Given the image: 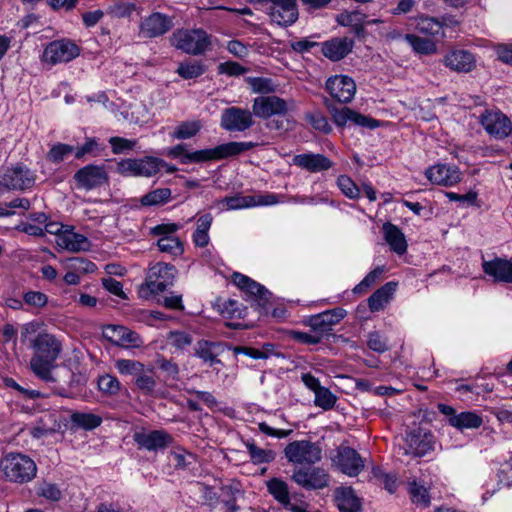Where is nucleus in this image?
Here are the masks:
<instances>
[{"label": "nucleus", "mask_w": 512, "mask_h": 512, "mask_svg": "<svg viewBox=\"0 0 512 512\" xmlns=\"http://www.w3.org/2000/svg\"><path fill=\"white\" fill-rule=\"evenodd\" d=\"M70 266L71 268H73L75 271H80L84 274H87V273H93L96 271L97 267L96 265L85 259V258H82V257H73L70 259Z\"/></svg>", "instance_id": "774afa93"}, {"label": "nucleus", "mask_w": 512, "mask_h": 512, "mask_svg": "<svg viewBox=\"0 0 512 512\" xmlns=\"http://www.w3.org/2000/svg\"><path fill=\"white\" fill-rule=\"evenodd\" d=\"M427 179L435 185L450 187L461 181V174L457 167L438 164L425 171Z\"/></svg>", "instance_id": "b1692460"}, {"label": "nucleus", "mask_w": 512, "mask_h": 512, "mask_svg": "<svg viewBox=\"0 0 512 512\" xmlns=\"http://www.w3.org/2000/svg\"><path fill=\"white\" fill-rule=\"evenodd\" d=\"M482 269L495 282L512 283V262L507 259L496 257L490 261L484 260Z\"/></svg>", "instance_id": "393cba45"}, {"label": "nucleus", "mask_w": 512, "mask_h": 512, "mask_svg": "<svg viewBox=\"0 0 512 512\" xmlns=\"http://www.w3.org/2000/svg\"><path fill=\"white\" fill-rule=\"evenodd\" d=\"M254 123L251 111L235 106L224 109L220 119V126L228 132H244Z\"/></svg>", "instance_id": "9d476101"}, {"label": "nucleus", "mask_w": 512, "mask_h": 512, "mask_svg": "<svg viewBox=\"0 0 512 512\" xmlns=\"http://www.w3.org/2000/svg\"><path fill=\"white\" fill-rule=\"evenodd\" d=\"M109 144L111 145L112 152L114 154H122L133 150L137 144V141L114 136L109 138Z\"/></svg>", "instance_id": "bf43d9fd"}, {"label": "nucleus", "mask_w": 512, "mask_h": 512, "mask_svg": "<svg viewBox=\"0 0 512 512\" xmlns=\"http://www.w3.org/2000/svg\"><path fill=\"white\" fill-rule=\"evenodd\" d=\"M337 185L341 192L350 199H355L360 194L358 186L346 175H340L338 177Z\"/></svg>", "instance_id": "13d9d810"}, {"label": "nucleus", "mask_w": 512, "mask_h": 512, "mask_svg": "<svg viewBox=\"0 0 512 512\" xmlns=\"http://www.w3.org/2000/svg\"><path fill=\"white\" fill-rule=\"evenodd\" d=\"M367 345L377 353H384L388 350L387 340L377 331L368 334Z\"/></svg>", "instance_id": "e2e57ef3"}, {"label": "nucleus", "mask_w": 512, "mask_h": 512, "mask_svg": "<svg viewBox=\"0 0 512 512\" xmlns=\"http://www.w3.org/2000/svg\"><path fill=\"white\" fill-rule=\"evenodd\" d=\"M350 122L356 126L368 128V129H375L379 126V121L370 117L363 115L355 110H352V115L350 118Z\"/></svg>", "instance_id": "69168bd1"}, {"label": "nucleus", "mask_w": 512, "mask_h": 512, "mask_svg": "<svg viewBox=\"0 0 512 512\" xmlns=\"http://www.w3.org/2000/svg\"><path fill=\"white\" fill-rule=\"evenodd\" d=\"M167 340L169 341V344L173 346L174 348L178 350H184L187 347H189L192 342L193 338L190 334L184 332V331H170L167 334Z\"/></svg>", "instance_id": "864d4df0"}, {"label": "nucleus", "mask_w": 512, "mask_h": 512, "mask_svg": "<svg viewBox=\"0 0 512 512\" xmlns=\"http://www.w3.org/2000/svg\"><path fill=\"white\" fill-rule=\"evenodd\" d=\"M272 348H273L272 344H264V346H263L264 350H259V349L253 348V347L236 346V347H234L233 351L236 355L244 354L253 359H267L269 356L267 352L271 351Z\"/></svg>", "instance_id": "4d7b16f0"}, {"label": "nucleus", "mask_w": 512, "mask_h": 512, "mask_svg": "<svg viewBox=\"0 0 512 512\" xmlns=\"http://www.w3.org/2000/svg\"><path fill=\"white\" fill-rule=\"evenodd\" d=\"M133 440L139 449L157 451L167 448L173 442V437L165 430L137 431Z\"/></svg>", "instance_id": "6ab92c4d"}, {"label": "nucleus", "mask_w": 512, "mask_h": 512, "mask_svg": "<svg viewBox=\"0 0 512 512\" xmlns=\"http://www.w3.org/2000/svg\"><path fill=\"white\" fill-rule=\"evenodd\" d=\"M222 352L223 344L220 342L201 339L194 346V355L210 367L215 364H221V360L218 356Z\"/></svg>", "instance_id": "cd10ccee"}, {"label": "nucleus", "mask_w": 512, "mask_h": 512, "mask_svg": "<svg viewBox=\"0 0 512 512\" xmlns=\"http://www.w3.org/2000/svg\"><path fill=\"white\" fill-rule=\"evenodd\" d=\"M291 479L306 490H319L329 485L330 476L324 468L308 465L295 468Z\"/></svg>", "instance_id": "423d86ee"}, {"label": "nucleus", "mask_w": 512, "mask_h": 512, "mask_svg": "<svg viewBox=\"0 0 512 512\" xmlns=\"http://www.w3.org/2000/svg\"><path fill=\"white\" fill-rule=\"evenodd\" d=\"M74 180L78 188L92 190L104 185L108 181V175L103 166L89 164L74 174Z\"/></svg>", "instance_id": "a211bd4d"}, {"label": "nucleus", "mask_w": 512, "mask_h": 512, "mask_svg": "<svg viewBox=\"0 0 512 512\" xmlns=\"http://www.w3.org/2000/svg\"><path fill=\"white\" fill-rule=\"evenodd\" d=\"M449 424L457 429H477L479 428L483 420L474 412H462L457 416H453L448 419Z\"/></svg>", "instance_id": "f704fd0d"}, {"label": "nucleus", "mask_w": 512, "mask_h": 512, "mask_svg": "<svg viewBox=\"0 0 512 512\" xmlns=\"http://www.w3.org/2000/svg\"><path fill=\"white\" fill-rule=\"evenodd\" d=\"M480 123L495 139H505L512 134L511 120L500 110H485L480 116Z\"/></svg>", "instance_id": "9b49d317"}, {"label": "nucleus", "mask_w": 512, "mask_h": 512, "mask_svg": "<svg viewBox=\"0 0 512 512\" xmlns=\"http://www.w3.org/2000/svg\"><path fill=\"white\" fill-rule=\"evenodd\" d=\"M252 110L255 116L267 119L273 115L286 114L288 107L284 99L275 95H271L259 96L255 98L253 101Z\"/></svg>", "instance_id": "4be33fe9"}, {"label": "nucleus", "mask_w": 512, "mask_h": 512, "mask_svg": "<svg viewBox=\"0 0 512 512\" xmlns=\"http://www.w3.org/2000/svg\"><path fill=\"white\" fill-rule=\"evenodd\" d=\"M384 239L395 253L402 255L407 251L405 235L394 224L386 222L383 224Z\"/></svg>", "instance_id": "7c9ffc66"}, {"label": "nucleus", "mask_w": 512, "mask_h": 512, "mask_svg": "<svg viewBox=\"0 0 512 512\" xmlns=\"http://www.w3.org/2000/svg\"><path fill=\"white\" fill-rule=\"evenodd\" d=\"M334 501L340 512L362 511V499L352 487H337L334 491Z\"/></svg>", "instance_id": "bb28decb"}, {"label": "nucleus", "mask_w": 512, "mask_h": 512, "mask_svg": "<svg viewBox=\"0 0 512 512\" xmlns=\"http://www.w3.org/2000/svg\"><path fill=\"white\" fill-rule=\"evenodd\" d=\"M157 246L161 252L169 253L173 256L181 255L184 251L183 244L176 236L160 237Z\"/></svg>", "instance_id": "37998d69"}, {"label": "nucleus", "mask_w": 512, "mask_h": 512, "mask_svg": "<svg viewBox=\"0 0 512 512\" xmlns=\"http://www.w3.org/2000/svg\"><path fill=\"white\" fill-rule=\"evenodd\" d=\"M171 194L169 188H157L143 195L140 198V203L145 207L164 205L171 200Z\"/></svg>", "instance_id": "e433bc0d"}, {"label": "nucleus", "mask_w": 512, "mask_h": 512, "mask_svg": "<svg viewBox=\"0 0 512 512\" xmlns=\"http://www.w3.org/2000/svg\"><path fill=\"white\" fill-rule=\"evenodd\" d=\"M163 161L146 157L144 159H126L117 164V171L121 174L150 177L158 173Z\"/></svg>", "instance_id": "2eb2a0df"}, {"label": "nucleus", "mask_w": 512, "mask_h": 512, "mask_svg": "<svg viewBox=\"0 0 512 512\" xmlns=\"http://www.w3.org/2000/svg\"><path fill=\"white\" fill-rule=\"evenodd\" d=\"M144 364L132 359H118L115 361V368L121 375H130L135 378L144 369Z\"/></svg>", "instance_id": "49530a36"}, {"label": "nucleus", "mask_w": 512, "mask_h": 512, "mask_svg": "<svg viewBox=\"0 0 512 512\" xmlns=\"http://www.w3.org/2000/svg\"><path fill=\"white\" fill-rule=\"evenodd\" d=\"M405 444V454L423 457L434 450L435 439L430 430L417 427L406 434Z\"/></svg>", "instance_id": "1a4fd4ad"}, {"label": "nucleus", "mask_w": 512, "mask_h": 512, "mask_svg": "<svg viewBox=\"0 0 512 512\" xmlns=\"http://www.w3.org/2000/svg\"><path fill=\"white\" fill-rule=\"evenodd\" d=\"M172 45L188 54H202L208 48L210 41L202 29L177 30L170 38Z\"/></svg>", "instance_id": "39448f33"}, {"label": "nucleus", "mask_w": 512, "mask_h": 512, "mask_svg": "<svg viewBox=\"0 0 512 512\" xmlns=\"http://www.w3.org/2000/svg\"><path fill=\"white\" fill-rule=\"evenodd\" d=\"M293 164L311 173L329 170L333 162L323 154L303 153L293 157Z\"/></svg>", "instance_id": "a878e982"}, {"label": "nucleus", "mask_w": 512, "mask_h": 512, "mask_svg": "<svg viewBox=\"0 0 512 512\" xmlns=\"http://www.w3.org/2000/svg\"><path fill=\"white\" fill-rule=\"evenodd\" d=\"M204 66L197 61L180 63L176 72L184 79L197 78L204 73Z\"/></svg>", "instance_id": "09e8293b"}, {"label": "nucleus", "mask_w": 512, "mask_h": 512, "mask_svg": "<svg viewBox=\"0 0 512 512\" xmlns=\"http://www.w3.org/2000/svg\"><path fill=\"white\" fill-rule=\"evenodd\" d=\"M266 486L273 498L286 509L293 504L290 502L289 488L285 481L279 478H272L266 482Z\"/></svg>", "instance_id": "473e14b6"}, {"label": "nucleus", "mask_w": 512, "mask_h": 512, "mask_svg": "<svg viewBox=\"0 0 512 512\" xmlns=\"http://www.w3.org/2000/svg\"><path fill=\"white\" fill-rule=\"evenodd\" d=\"M36 175L23 165H16L5 169L0 175V187L7 190H26L34 186Z\"/></svg>", "instance_id": "0eeeda50"}, {"label": "nucleus", "mask_w": 512, "mask_h": 512, "mask_svg": "<svg viewBox=\"0 0 512 512\" xmlns=\"http://www.w3.org/2000/svg\"><path fill=\"white\" fill-rule=\"evenodd\" d=\"M251 461L254 464L270 463L275 460L276 453L271 449H263L253 442H245Z\"/></svg>", "instance_id": "58836bf2"}, {"label": "nucleus", "mask_w": 512, "mask_h": 512, "mask_svg": "<svg viewBox=\"0 0 512 512\" xmlns=\"http://www.w3.org/2000/svg\"><path fill=\"white\" fill-rule=\"evenodd\" d=\"M266 12L271 21L281 27L293 25L299 17L297 0H273Z\"/></svg>", "instance_id": "ddd939ff"}, {"label": "nucleus", "mask_w": 512, "mask_h": 512, "mask_svg": "<svg viewBox=\"0 0 512 512\" xmlns=\"http://www.w3.org/2000/svg\"><path fill=\"white\" fill-rule=\"evenodd\" d=\"M98 387L104 394L116 395L121 389V383L115 376L105 374L99 377Z\"/></svg>", "instance_id": "603ef678"}, {"label": "nucleus", "mask_w": 512, "mask_h": 512, "mask_svg": "<svg viewBox=\"0 0 512 512\" xmlns=\"http://www.w3.org/2000/svg\"><path fill=\"white\" fill-rule=\"evenodd\" d=\"M334 464L344 474L355 477L364 469V461L360 454L348 446L337 448V454L333 459Z\"/></svg>", "instance_id": "dca6fc26"}, {"label": "nucleus", "mask_w": 512, "mask_h": 512, "mask_svg": "<svg viewBox=\"0 0 512 512\" xmlns=\"http://www.w3.org/2000/svg\"><path fill=\"white\" fill-rule=\"evenodd\" d=\"M168 286L157 278H151V272H149L145 284H142L139 288V295L142 298H149L151 295H155L165 291Z\"/></svg>", "instance_id": "c03bdc74"}, {"label": "nucleus", "mask_w": 512, "mask_h": 512, "mask_svg": "<svg viewBox=\"0 0 512 512\" xmlns=\"http://www.w3.org/2000/svg\"><path fill=\"white\" fill-rule=\"evenodd\" d=\"M409 491H410L411 499H412L413 503L420 504L423 507L429 506L430 497L428 495L427 489L424 486L419 485L416 482H412L410 484Z\"/></svg>", "instance_id": "052dcab7"}, {"label": "nucleus", "mask_w": 512, "mask_h": 512, "mask_svg": "<svg viewBox=\"0 0 512 512\" xmlns=\"http://www.w3.org/2000/svg\"><path fill=\"white\" fill-rule=\"evenodd\" d=\"M353 45L352 39L334 38L322 44V53L332 61H339L352 51Z\"/></svg>", "instance_id": "c85d7f7f"}, {"label": "nucleus", "mask_w": 512, "mask_h": 512, "mask_svg": "<svg viewBox=\"0 0 512 512\" xmlns=\"http://www.w3.org/2000/svg\"><path fill=\"white\" fill-rule=\"evenodd\" d=\"M0 472L7 481L24 484L35 478L37 466L28 455L10 452L0 459Z\"/></svg>", "instance_id": "f03ea898"}, {"label": "nucleus", "mask_w": 512, "mask_h": 512, "mask_svg": "<svg viewBox=\"0 0 512 512\" xmlns=\"http://www.w3.org/2000/svg\"><path fill=\"white\" fill-rule=\"evenodd\" d=\"M57 244L71 252L87 251L90 248V242L82 234L75 233L70 229L66 228L62 235L59 236Z\"/></svg>", "instance_id": "c756f323"}, {"label": "nucleus", "mask_w": 512, "mask_h": 512, "mask_svg": "<svg viewBox=\"0 0 512 512\" xmlns=\"http://www.w3.org/2000/svg\"><path fill=\"white\" fill-rule=\"evenodd\" d=\"M332 98L340 103H349L355 95L356 84L346 75H334L327 79L325 85Z\"/></svg>", "instance_id": "aec40b11"}, {"label": "nucleus", "mask_w": 512, "mask_h": 512, "mask_svg": "<svg viewBox=\"0 0 512 512\" xmlns=\"http://www.w3.org/2000/svg\"><path fill=\"white\" fill-rule=\"evenodd\" d=\"M102 335L111 344L123 348H136L143 344L138 333L122 325H106L102 329Z\"/></svg>", "instance_id": "4468645a"}, {"label": "nucleus", "mask_w": 512, "mask_h": 512, "mask_svg": "<svg viewBox=\"0 0 512 512\" xmlns=\"http://www.w3.org/2000/svg\"><path fill=\"white\" fill-rule=\"evenodd\" d=\"M223 203H225L227 208L230 210L248 208L255 206V197L235 195L231 197H225Z\"/></svg>", "instance_id": "6e6d98bb"}, {"label": "nucleus", "mask_w": 512, "mask_h": 512, "mask_svg": "<svg viewBox=\"0 0 512 512\" xmlns=\"http://www.w3.org/2000/svg\"><path fill=\"white\" fill-rule=\"evenodd\" d=\"M323 104L331 115V118L337 127L343 128L352 115V109L348 107L338 108L330 99L324 97Z\"/></svg>", "instance_id": "c9c22d12"}, {"label": "nucleus", "mask_w": 512, "mask_h": 512, "mask_svg": "<svg viewBox=\"0 0 512 512\" xmlns=\"http://www.w3.org/2000/svg\"><path fill=\"white\" fill-rule=\"evenodd\" d=\"M151 278H157L168 287L172 286L175 279L176 269L173 265L167 263H157L150 269Z\"/></svg>", "instance_id": "79ce46f5"}, {"label": "nucleus", "mask_w": 512, "mask_h": 512, "mask_svg": "<svg viewBox=\"0 0 512 512\" xmlns=\"http://www.w3.org/2000/svg\"><path fill=\"white\" fill-rule=\"evenodd\" d=\"M173 26V17L154 12L141 21L140 33L147 38H156L169 32Z\"/></svg>", "instance_id": "412c9836"}, {"label": "nucleus", "mask_w": 512, "mask_h": 512, "mask_svg": "<svg viewBox=\"0 0 512 512\" xmlns=\"http://www.w3.org/2000/svg\"><path fill=\"white\" fill-rule=\"evenodd\" d=\"M102 148L96 138H87L85 143L75 151V158L81 159L86 154L98 156Z\"/></svg>", "instance_id": "680f3d73"}, {"label": "nucleus", "mask_w": 512, "mask_h": 512, "mask_svg": "<svg viewBox=\"0 0 512 512\" xmlns=\"http://www.w3.org/2000/svg\"><path fill=\"white\" fill-rule=\"evenodd\" d=\"M158 368L163 371L166 376L172 380L178 379L179 367L175 362L168 360L164 357H159L156 360Z\"/></svg>", "instance_id": "338daca9"}, {"label": "nucleus", "mask_w": 512, "mask_h": 512, "mask_svg": "<svg viewBox=\"0 0 512 512\" xmlns=\"http://www.w3.org/2000/svg\"><path fill=\"white\" fill-rule=\"evenodd\" d=\"M337 401L336 395H334L328 388L322 386L315 393L314 404L323 410H331Z\"/></svg>", "instance_id": "de8ad7c7"}, {"label": "nucleus", "mask_w": 512, "mask_h": 512, "mask_svg": "<svg viewBox=\"0 0 512 512\" xmlns=\"http://www.w3.org/2000/svg\"><path fill=\"white\" fill-rule=\"evenodd\" d=\"M404 39L412 47L413 51L421 55H433L437 52L436 43L428 38H422L415 34H405Z\"/></svg>", "instance_id": "72a5a7b5"}, {"label": "nucleus", "mask_w": 512, "mask_h": 512, "mask_svg": "<svg viewBox=\"0 0 512 512\" xmlns=\"http://www.w3.org/2000/svg\"><path fill=\"white\" fill-rule=\"evenodd\" d=\"M366 17L365 14L359 11H345L337 15L336 20L337 23L341 26H356V33L359 34L363 31L362 26H357L358 23L362 22V20Z\"/></svg>", "instance_id": "8fccbe9b"}, {"label": "nucleus", "mask_w": 512, "mask_h": 512, "mask_svg": "<svg viewBox=\"0 0 512 512\" xmlns=\"http://www.w3.org/2000/svg\"><path fill=\"white\" fill-rule=\"evenodd\" d=\"M23 301L28 306L42 308L47 304L48 297L40 291H28L23 295Z\"/></svg>", "instance_id": "0e129e2a"}, {"label": "nucleus", "mask_w": 512, "mask_h": 512, "mask_svg": "<svg viewBox=\"0 0 512 512\" xmlns=\"http://www.w3.org/2000/svg\"><path fill=\"white\" fill-rule=\"evenodd\" d=\"M201 128L199 122H182L176 127L172 136L176 139H189L195 136Z\"/></svg>", "instance_id": "5fc2aeb1"}, {"label": "nucleus", "mask_w": 512, "mask_h": 512, "mask_svg": "<svg viewBox=\"0 0 512 512\" xmlns=\"http://www.w3.org/2000/svg\"><path fill=\"white\" fill-rule=\"evenodd\" d=\"M72 152H74L73 146L64 143H58L50 148L47 153V159L54 164H59Z\"/></svg>", "instance_id": "3c124183"}, {"label": "nucleus", "mask_w": 512, "mask_h": 512, "mask_svg": "<svg viewBox=\"0 0 512 512\" xmlns=\"http://www.w3.org/2000/svg\"><path fill=\"white\" fill-rule=\"evenodd\" d=\"M31 347L35 350L30 360L32 372L44 382H54L52 370L62 352L61 341L53 334L40 332L31 342Z\"/></svg>", "instance_id": "f257e3e1"}, {"label": "nucleus", "mask_w": 512, "mask_h": 512, "mask_svg": "<svg viewBox=\"0 0 512 512\" xmlns=\"http://www.w3.org/2000/svg\"><path fill=\"white\" fill-rule=\"evenodd\" d=\"M233 283L246 292L252 301V306L266 310L271 293L261 284L246 275L235 272L232 276Z\"/></svg>", "instance_id": "f8f14e48"}, {"label": "nucleus", "mask_w": 512, "mask_h": 512, "mask_svg": "<svg viewBox=\"0 0 512 512\" xmlns=\"http://www.w3.org/2000/svg\"><path fill=\"white\" fill-rule=\"evenodd\" d=\"M397 283L387 282L377 289L369 298L368 306L372 312L380 311L384 305L389 302L392 294L396 290Z\"/></svg>", "instance_id": "2f4dec72"}, {"label": "nucleus", "mask_w": 512, "mask_h": 512, "mask_svg": "<svg viewBox=\"0 0 512 512\" xmlns=\"http://www.w3.org/2000/svg\"><path fill=\"white\" fill-rule=\"evenodd\" d=\"M153 368H145L135 378L136 387L144 394H151L155 387L156 381L152 376Z\"/></svg>", "instance_id": "a18cd8bd"}, {"label": "nucleus", "mask_w": 512, "mask_h": 512, "mask_svg": "<svg viewBox=\"0 0 512 512\" xmlns=\"http://www.w3.org/2000/svg\"><path fill=\"white\" fill-rule=\"evenodd\" d=\"M284 455L295 465H314L322 459V449L318 443L309 440H295L287 444Z\"/></svg>", "instance_id": "20e7f679"}, {"label": "nucleus", "mask_w": 512, "mask_h": 512, "mask_svg": "<svg viewBox=\"0 0 512 512\" xmlns=\"http://www.w3.org/2000/svg\"><path fill=\"white\" fill-rule=\"evenodd\" d=\"M346 316V311L342 308H334L310 316L306 320V324L311 328L314 333H317L322 338L328 334L334 325L339 323Z\"/></svg>", "instance_id": "f3484780"}, {"label": "nucleus", "mask_w": 512, "mask_h": 512, "mask_svg": "<svg viewBox=\"0 0 512 512\" xmlns=\"http://www.w3.org/2000/svg\"><path fill=\"white\" fill-rule=\"evenodd\" d=\"M304 120L316 131L323 134H330L332 126L328 122V118L319 109L306 112Z\"/></svg>", "instance_id": "4c0bfd02"}, {"label": "nucleus", "mask_w": 512, "mask_h": 512, "mask_svg": "<svg viewBox=\"0 0 512 512\" xmlns=\"http://www.w3.org/2000/svg\"><path fill=\"white\" fill-rule=\"evenodd\" d=\"M70 419L75 426L84 430H93L102 423V418L93 413L74 412Z\"/></svg>", "instance_id": "ea45409f"}, {"label": "nucleus", "mask_w": 512, "mask_h": 512, "mask_svg": "<svg viewBox=\"0 0 512 512\" xmlns=\"http://www.w3.org/2000/svg\"><path fill=\"white\" fill-rule=\"evenodd\" d=\"M416 29L420 33L431 36L443 35V23L434 17L420 16L417 19Z\"/></svg>", "instance_id": "a19ab883"}, {"label": "nucleus", "mask_w": 512, "mask_h": 512, "mask_svg": "<svg viewBox=\"0 0 512 512\" xmlns=\"http://www.w3.org/2000/svg\"><path fill=\"white\" fill-rule=\"evenodd\" d=\"M257 146L254 142H228L214 148L190 152L184 156L183 164L201 163L237 156Z\"/></svg>", "instance_id": "7ed1b4c3"}, {"label": "nucleus", "mask_w": 512, "mask_h": 512, "mask_svg": "<svg viewBox=\"0 0 512 512\" xmlns=\"http://www.w3.org/2000/svg\"><path fill=\"white\" fill-rule=\"evenodd\" d=\"M79 54L80 48L74 42L68 39H60L50 42L45 47L42 60L45 63L55 65L69 62Z\"/></svg>", "instance_id": "6e6552de"}, {"label": "nucleus", "mask_w": 512, "mask_h": 512, "mask_svg": "<svg viewBox=\"0 0 512 512\" xmlns=\"http://www.w3.org/2000/svg\"><path fill=\"white\" fill-rule=\"evenodd\" d=\"M442 62L447 68L457 73H469L476 67L474 54L464 49L449 51Z\"/></svg>", "instance_id": "5701e85b"}]
</instances>
